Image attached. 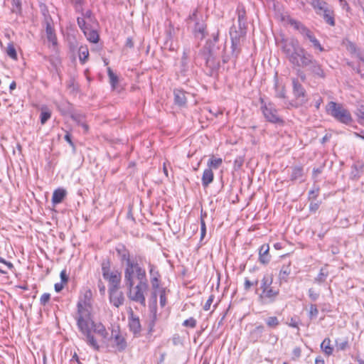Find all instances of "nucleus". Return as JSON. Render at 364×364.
Listing matches in <instances>:
<instances>
[{"instance_id":"f257e3e1","label":"nucleus","mask_w":364,"mask_h":364,"mask_svg":"<svg viewBox=\"0 0 364 364\" xmlns=\"http://www.w3.org/2000/svg\"><path fill=\"white\" fill-rule=\"evenodd\" d=\"M124 285L128 290V298L143 306H146L144 293L149 289L146 270L144 268L124 274Z\"/></svg>"},{"instance_id":"f03ea898","label":"nucleus","mask_w":364,"mask_h":364,"mask_svg":"<svg viewBox=\"0 0 364 364\" xmlns=\"http://www.w3.org/2000/svg\"><path fill=\"white\" fill-rule=\"evenodd\" d=\"M85 325L82 326L79 325V321H76L77 326L82 335L81 339L90 348L98 351L100 350V346L94 336L93 333L99 335L104 340L108 338L109 333L105 326L102 323H95L92 320L91 314H89L87 319L85 318Z\"/></svg>"},{"instance_id":"7ed1b4c3","label":"nucleus","mask_w":364,"mask_h":364,"mask_svg":"<svg viewBox=\"0 0 364 364\" xmlns=\"http://www.w3.org/2000/svg\"><path fill=\"white\" fill-rule=\"evenodd\" d=\"M255 293L258 295V301L262 305L273 304L278 299L280 289L279 287L273 285L272 274L264 275Z\"/></svg>"},{"instance_id":"20e7f679","label":"nucleus","mask_w":364,"mask_h":364,"mask_svg":"<svg viewBox=\"0 0 364 364\" xmlns=\"http://www.w3.org/2000/svg\"><path fill=\"white\" fill-rule=\"evenodd\" d=\"M282 51L286 54L289 63L294 66L306 68L302 65L304 59H311L312 55L301 48L296 40L291 39L283 42Z\"/></svg>"},{"instance_id":"39448f33","label":"nucleus","mask_w":364,"mask_h":364,"mask_svg":"<svg viewBox=\"0 0 364 364\" xmlns=\"http://www.w3.org/2000/svg\"><path fill=\"white\" fill-rule=\"evenodd\" d=\"M115 251L117 253V256L118 257L121 263L126 264V267L124 272V274H126L127 273L129 274L131 272H134V271H136V269L142 268L137 261L141 262L143 260L144 257L141 255L137 256L136 257V259H137L136 261L131 259L130 252L124 244H117V246L115 247Z\"/></svg>"},{"instance_id":"423d86ee","label":"nucleus","mask_w":364,"mask_h":364,"mask_svg":"<svg viewBox=\"0 0 364 364\" xmlns=\"http://www.w3.org/2000/svg\"><path fill=\"white\" fill-rule=\"evenodd\" d=\"M326 112L336 121L345 125H351L353 119L350 111L343 105L331 101L326 107Z\"/></svg>"},{"instance_id":"0eeeda50","label":"nucleus","mask_w":364,"mask_h":364,"mask_svg":"<svg viewBox=\"0 0 364 364\" xmlns=\"http://www.w3.org/2000/svg\"><path fill=\"white\" fill-rule=\"evenodd\" d=\"M92 291L90 289L85 291L83 297L80 298L77 304V314L75 316L76 321H79V325L81 326L85 325V318H88L89 314H91V299Z\"/></svg>"},{"instance_id":"6e6552de","label":"nucleus","mask_w":364,"mask_h":364,"mask_svg":"<svg viewBox=\"0 0 364 364\" xmlns=\"http://www.w3.org/2000/svg\"><path fill=\"white\" fill-rule=\"evenodd\" d=\"M316 13L323 16L326 23H335L332 6L323 0H308Z\"/></svg>"},{"instance_id":"1a4fd4ad","label":"nucleus","mask_w":364,"mask_h":364,"mask_svg":"<svg viewBox=\"0 0 364 364\" xmlns=\"http://www.w3.org/2000/svg\"><path fill=\"white\" fill-rule=\"evenodd\" d=\"M261 102L260 109L265 119L272 124L283 125L284 120L278 115V111L272 102H265L262 98L259 99Z\"/></svg>"},{"instance_id":"9d476101","label":"nucleus","mask_w":364,"mask_h":364,"mask_svg":"<svg viewBox=\"0 0 364 364\" xmlns=\"http://www.w3.org/2000/svg\"><path fill=\"white\" fill-rule=\"evenodd\" d=\"M304 60L301 65L306 66L314 77L323 79L326 77V73L321 65L314 57L311 59H304Z\"/></svg>"},{"instance_id":"9b49d317","label":"nucleus","mask_w":364,"mask_h":364,"mask_svg":"<svg viewBox=\"0 0 364 364\" xmlns=\"http://www.w3.org/2000/svg\"><path fill=\"white\" fill-rule=\"evenodd\" d=\"M201 55L205 60L206 66L210 68L211 73L219 68V62L215 59L213 50L209 46V42L206 43V46L201 52Z\"/></svg>"},{"instance_id":"f8f14e48","label":"nucleus","mask_w":364,"mask_h":364,"mask_svg":"<svg viewBox=\"0 0 364 364\" xmlns=\"http://www.w3.org/2000/svg\"><path fill=\"white\" fill-rule=\"evenodd\" d=\"M110 340L112 341V347L115 348L117 351L122 352L127 347V343L125 338L121 334L119 329H112Z\"/></svg>"},{"instance_id":"ddd939ff","label":"nucleus","mask_w":364,"mask_h":364,"mask_svg":"<svg viewBox=\"0 0 364 364\" xmlns=\"http://www.w3.org/2000/svg\"><path fill=\"white\" fill-rule=\"evenodd\" d=\"M247 33L246 24H232L230 28L231 40L243 41Z\"/></svg>"},{"instance_id":"4468645a","label":"nucleus","mask_w":364,"mask_h":364,"mask_svg":"<svg viewBox=\"0 0 364 364\" xmlns=\"http://www.w3.org/2000/svg\"><path fill=\"white\" fill-rule=\"evenodd\" d=\"M293 94L301 104L306 103V90L297 78H292Z\"/></svg>"},{"instance_id":"2eb2a0df","label":"nucleus","mask_w":364,"mask_h":364,"mask_svg":"<svg viewBox=\"0 0 364 364\" xmlns=\"http://www.w3.org/2000/svg\"><path fill=\"white\" fill-rule=\"evenodd\" d=\"M119 288L109 289V301L115 307H119L124 304V296Z\"/></svg>"},{"instance_id":"dca6fc26","label":"nucleus","mask_w":364,"mask_h":364,"mask_svg":"<svg viewBox=\"0 0 364 364\" xmlns=\"http://www.w3.org/2000/svg\"><path fill=\"white\" fill-rule=\"evenodd\" d=\"M149 272L152 289H159L161 274L154 264L149 262Z\"/></svg>"},{"instance_id":"f3484780","label":"nucleus","mask_w":364,"mask_h":364,"mask_svg":"<svg viewBox=\"0 0 364 364\" xmlns=\"http://www.w3.org/2000/svg\"><path fill=\"white\" fill-rule=\"evenodd\" d=\"M80 29L83 31L87 39L91 43H96L99 41V34L97 31L90 27V24H78Z\"/></svg>"},{"instance_id":"a211bd4d","label":"nucleus","mask_w":364,"mask_h":364,"mask_svg":"<svg viewBox=\"0 0 364 364\" xmlns=\"http://www.w3.org/2000/svg\"><path fill=\"white\" fill-rule=\"evenodd\" d=\"M103 278L109 282V289L119 288L122 276L118 271L110 272Z\"/></svg>"},{"instance_id":"6ab92c4d","label":"nucleus","mask_w":364,"mask_h":364,"mask_svg":"<svg viewBox=\"0 0 364 364\" xmlns=\"http://www.w3.org/2000/svg\"><path fill=\"white\" fill-rule=\"evenodd\" d=\"M242 42L239 41L231 40V54L230 55H225L223 59L224 63H228L230 59V58H235V60L241 53Z\"/></svg>"},{"instance_id":"aec40b11","label":"nucleus","mask_w":364,"mask_h":364,"mask_svg":"<svg viewBox=\"0 0 364 364\" xmlns=\"http://www.w3.org/2000/svg\"><path fill=\"white\" fill-rule=\"evenodd\" d=\"M129 327L135 337L140 336L141 330L140 321L138 316L134 315L133 312H132L129 316Z\"/></svg>"},{"instance_id":"412c9836","label":"nucleus","mask_w":364,"mask_h":364,"mask_svg":"<svg viewBox=\"0 0 364 364\" xmlns=\"http://www.w3.org/2000/svg\"><path fill=\"white\" fill-rule=\"evenodd\" d=\"M53 25L46 24V36L48 41L51 43L53 49L55 50L58 46V38Z\"/></svg>"},{"instance_id":"4be33fe9","label":"nucleus","mask_w":364,"mask_h":364,"mask_svg":"<svg viewBox=\"0 0 364 364\" xmlns=\"http://www.w3.org/2000/svg\"><path fill=\"white\" fill-rule=\"evenodd\" d=\"M40 11L43 16V23H54L56 21L55 18H58V16L54 11L50 12L46 4H40Z\"/></svg>"},{"instance_id":"5701e85b","label":"nucleus","mask_w":364,"mask_h":364,"mask_svg":"<svg viewBox=\"0 0 364 364\" xmlns=\"http://www.w3.org/2000/svg\"><path fill=\"white\" fill-rule=\"evenodd\" d=\"M294 29L298 31L304 38L309 40L311 42L314 38H316L313 33L307 28L304 24H291Z\"/></svg>"},{"instance_id":"b1692460","label":"nucleus","mask_w":364,"mask_h":364,"mask_svg":"<svg viewBox=\"0 0 364 364\" xmlns=\"http://www.w3.org/2000/svg\"><path fill=\"white\" fill-rule=\"evenodd\" d=\"M269 246L268 244H263L259 250V261L263 264L269 262L271 256L269 254Z\"/></svg>"},{"instance_id":"393cba45","label":"nucleus","mask_w":364,"mask_h":364,"mask_svg":"<svg viewBox=\"0 0 364 364\" xmlns=\"http://www.w3.org/2000/svg\"><path fill=\"white\" fill-rule=\"evenodd\" d=\"M264 331V326L262 324L257 326L250 331L249 339L252 343H256L260 340Z\"/></svg>"},{"instance_id":"a878e982","label":"nucleus","mask_w":364,"mask_h":364,"mask_svg":"<svg viewBox=\"0 0 364 364\" xmlns=\"http://www.w3.org/2000/svg\"><path fill=\"white\" fill-rule=\"evenodd\" d=\"M174 103L175 105L183 107L185 106L187 102L186 92L181 90H174Z\"/></svg>"},{"instance_id":"bb28decb","label":"nucleus","mask_w":364,"mask_h":364,"mask_svg":"<svg viewBox=\"0 0 364 364\" xmlns=\"http://www.w3.org/2000/svg\"><path fill=\"white\" fill-rule=\"evenodd\" d=\"M214 179V173L210 168H205L202 176V185L203 188H207Z\"/></svg>"},{"instance_id":"cd10ccee","label":"nucleus","mask_w":364,"mask_h":364,"mask_svg":"<svg viewBox=\"0 0 364 364\" xmlns=\"http://www.w3.org/2000/svg\"><path fill=\"white\" fill-rule=\"evenodd\" d=\"M67 192L63 188H58L54 191L52 196L53 204H58L63 202L65 198Z\"/></svg>"},{"instance_id":"c85d7f7f","label":"nucleus","mask_w":364,"mask_h":364,"mask_svg":"<svg viewBox=\"0 0 364 364\" xmlns=\"http://www.w3.org/2000/svg\"><path fill=\"white\" fill-rule=\"evenodd\" d=\"M194 35L199 40H203L207 36L206 24H196Z\"/></svg>"},{"instance_id":"c756f323","label":"nucleus","mask_w":364,"mask_h":364,"mask_svg":"<svg viewBox=\"0 0 364 364\" xmlns=\"http://www.w3.org/2000/svg\"><path fill=\"white\" fill-rule=\"evenodd\" d=\"M291 274L290 265H283L279 274V280L280 284L287 282L289 275Z\"/></svg>"},{"instance_id":"7c9ffc66","label":"nucleus","mask_w":364,"mask_h":364,"mask_svg":"<svg viewBox=\"0 0 364 364\" xmlns=\"http://www.w3.org/2000/svg\"><path fill=\"white\" fill-rule=\"evenodd\" d=\"M304 175V169L301 166H294L291 168V180L296 181L302 178Z\"/></svg>"},{"instance_id":"2f4dec72","label":"nucleus","mask_w":364,"mask_h":364,"mask_svg":"<svg viewBox=\"0 0 364 364\" xmlns=\"http://www.w3.org/2000/svg\"><path fill=\"white\" fill-rule=\"evenodd\" d=\"M321 348L327 355H331L333 353V348L331 346V340L328 338H326L322 341Z\"/></svg>"},{"instance_id":"473e14b6","label":"nucleus","mask_w":364,"mask_h":364,"mask_svg":"<svg viewBox=\"0 0 364 364\" xmlns=\"http://www.w3.org/2000/svg\"><path fill=\"white\" fill-rule=\"evenodd\" d=\"M223 164V159L221 158H215L214 156H212L208 161V168L217 169L218 168Z\"/></svg>"},{"instance_id":"72a5a7b5","label":"nucleus","mask_w":364,"mask_h":364,"mask_svg":"<svg viewBox=\"0 0 364 364\" xmlns=\"http://www.w3.org/2000/svg\"><path fill=\"white\" fill-rule=\"evenodd\" d=\"M71 118L78 123L79 124H81L85 130H87L88 127L87 124L84 123V118L85 116L80 113H77L76 112H73L70 114Z\"/></svg>"},{"instance_id":"f704fd0d","label":"nucleus","mask_w":364,"mask_h":364,"mask_svg":"<svg viewBox=\"0 0 364 364\" xmlns=\"http://www.w3.org/2000/svg\"><path fill=\"white\" fill-rule=\"evenodd\" d=\"M336 347L337 350H346L349 348V343L348 338L336 340Z\"/></svg>"},{"instance_id":"c9c22d12","label":"nucleus","mask_w":364,"mask_h":364,"mask_svg":"<svg viewBox=\"0 0 364 364\" xmlns=\"http://www.w3.org/2000/svg\"><path fill=\"white\" fill-rule=\"evenodd\" d=\"M328 275V272L324 267L320 269V272L317 277L314 279V282L318 284L324 282Z\"/></svg>"},{"instance_id":"e433bc0d","label":"nucleus","mask_w":364,"mask_h":364,"mask_svg":"<svg viewBox=\"0 0 364 364\" xmlns=\"http://www.w3.org/2000/svg\"><path fill=\"white\" fill-rule=\"evenodd\" d=\"M89 56V50L87 47L81 46L79 48V58L82 64H84Z\"/></svg>"},{"instance_id":"4c0bfd02","label":"nucleus","mask_w":364,"mask_h":364,"mask_svg":"<svg viewBox=\"0 0 364 364\" xmlns=\"http://www.w3.org/2000/svg\"><path fill=\"white\" fill-rule=\"evenodd\" d=\"M267 326L270 328H276L280 322L277 316H269L265 320Z\"/></svg>"},{"instance_id":"58836bf2","label":"nucleus","mask_w":364,"mask_h":364,"mask_svg":"<svg viewBox=\"0 0 364 364\" xmlns=\"http://www.w3.org/2000/svg\"><path fill=\"white\" fill-rule=\"evenodd\" d=\"M91 16L92 12L90 10H87L85 14L81 13L80 16H77V23H86V20L91 21Z\"/></svg>"},{"instance_id":"ea45409f","label":"nucleus","mask_w":364,"mask_h":364,"mask_svg":"<svg viewBox=\"0 0 364 364\" xmlns=\"http://www.w3.org/2000/svg\"><path fill=\"white\" fill-rule=\"evenodd\" d=\"M107 74L109 78V82L112 87L114 88L118 83V77L113 73L110 68L107 69Z\"/></svg>"},{"instance_id":"a19ab883","label":"nucleus","mask_w":364,"mask_h":364,"mask_svg":"<svg viewBox=\"0 0 364 364\" xmlns=\"http://www.w3.org/2000/svg\"><path fill=\"white\" fill-rule=\"evenodd\" d=\"M102 276L106 277L107 273L110 272V261L109 259H103L101 263Z\"/></svg>"},{"instance_id":"79ce46f5","label":"nucleus","mask_w":364,"mask_h":364,"mask_svg":"<svg viewBox=\"0 0 364 364\" xmlns=\"http://www.w3.org/2000/svg\"><path fill=\"white\" fill-rule=\"evenodd\" d=\"M357 56L358 57L362 64H359L358 68H357L355 70L356 72L360 75L361 77L364 79V56L359 53H357Z\"/></svg>"},{"instance_id":"37998d69","label":"nucleus","mask_w":364,"mask_h":364,"mask_svg":"<svg viewBox=\"0 0 364 364\" xmlns=\"http://www.w3.org/2000/svg\"><path fill=\"white\" fill-rule=\"evenodd\" d=\"M237 16V21L238 23H241L243 21H246L245 16H246V12L242 6H238L236 11H235Z\"/></svg>"},{"instance_id":"c03bdc74","label":"nucleus","mask_w":364,"mask_h":364,"mask_svg":"<svg viewBox=\"0 0 364 364\" xmlns=\"http://www.w3.org/2000/svg\"><path fill=\"white\" fill-rule=\"evenodd\" d=\"M7 55L14 60H17V53L13 43H9L6 49Z\"/></svg>"},{"instance_id":"a18cd8bd","label":"nucleus","mask_w":364,"mask_h":364,"mask_svg":"<svg viewBox=\"0 0 364 364\" xmlns=\"http://www.w3.org/2000/svg\"><path fill=\"white\" fill-rule=\"evenodd\" d=\"M51 112L48 109L42 110L41 113V123L44 124L50 118Z\"/></svg>"},{"instance_id":"49530a36","label":"nucleus","mask_w":364,"mask_h":364,"mask_svg":"<svg viewBox=\"0 0 364 364\" xmlns=\"http://www.w3.org/2000/svg\"><path fill=\"white\" fill-rule=\"evenodd\" d=\"M245 161L244 156H237L234 161L233 168L235 171H238L243 165Z\"/></svg>"},{"instance_id":"de8ad7c7","label":"nucleus","mask_w":364,"mask_h":364,"mask_svg":"<svg viewBox=\"0 0 364 364\" xmlns=\"http://www.w3.org/2000/svg\"><path fill=\"white\" fill-rule=\"evenodd\" d=\"M160 305L161 307L165 306L166 304V289L159 286Z\"/></svg>"},{"instance_id":"09e8293b","label":"nucleus","mask_w":364,"mask_h":364,"mask_svg":"<svg viewBox=\"0 0 364 364\" xmlns=\"http://www.w3.org/2000/svg\"><path fill=\"white\" fill-rule=\"evenodd\" d=\"M318 314V310L316 304H311L309 307V316L310 319H313L317 317Z\"/></svg>"},{"instance_id":"8fccbe9b","label":"nucleus","mask_w":364,"mask_h":364,"mask_svg":"<svg viewBox=\"0 0 364 364\" xmlns=\"http://www.w3.org/2000/svg\"><path fill=\"white\" fill-rule=\"evenodd\" d=\"M196 323V320L193 317H190L183 321V326L185 327L195 328Z\"/></svg>"},{"instance_id":"3c124183","label":"nucleus","mask_w":364,"mask_h":364,"mask_svg":"<svg viewBox=\"0 0 364 364\" xmlns=\"http://www.w3.org/2000/svg\"><path fill=\"white\" fill-rule=\"evenodd\" d=\"M320 188L318 186H314L312 190L309 192V199H316L318 196Z\"/></svg>"},{"instance_id":"603ef678","label":"nucleus","mask_w":364,"mask_h":364,"mask_svg":"<svg viewBox=\"0 0 364 364\" xmlns=\"http://www.w3.org/2000/svg\"><path fill=\"white\" fill-rule=\"evenodd\" d=\"M13 9L12 11L18 13L21 10V0H12Z\"/></svg>"},{"instance_id":"864d4df0","label":"nucleus","mask_w":364,"mask_h":364,"mask_svg":"<svg viewBox=\"0 0 364 364\" xmlns=\"http://www.w3.org/2000/svg\"><path fill=\"white\" fill-rule=\"evenodd\" d=\"M187 58H188V56H187L186 53L185 52H183L182 58H181V73H184L187 70V68H188Z\"/></svg>"},{"instance_id":"5fc2aeb1","label":"nucleus","mask_w":364,"mask_h":364,"mask_svg":"<svg viewBox=\"0 0 364 364\" xmlns=\"http://www.w3.org/2000/svg\"><path fill=\"white\" fill-rule=\"evenodd\" d=\"M346 49L348 52H350L351 54H356L357 53V47L355 43L348 41L346 44Z\"/></svg>"},{"instance_id":"6e6d98bb","label":"nucleus","mask_w":364,"mask_h":364,"mask_svg":"<svg viewBox=\"0 0 364 364\" xmlns=\"http://www.w3.org/2000/svg\"><path fill=\"white\" fill-rule=\"evenodd\" d=\"M309 296L311 301H316L319 297V293L316 292L314 289H309Z\"/></svg>"},{"instance_id":"4d7b16f0","label":"nucleus","mask_w":364,"mask_h":364,"mask_svg":"<svg viewBox=\"0 0 364 364\" xmlns=\"http://www.w3.org/2000/svg\"><path fill=\"white\" fill-rule=\"evenodd\" d=\"M320 204L321 203L318 201L311 202L309 204V211L313 213H316L318 210Z\"/></svg>"},{"instance_id":"13d9d810","label":"nucleus","mask_w":364,"mask_h":364,"mask_svg":"<svg viewBox=\"0 0 364 364\" xmlns=\"http://www.w3.org/2000/svg\"><path fill=\"white\" fill-rule=\"evenodd\" d=\"M275 96L278 98L284 99L286 97V92L284 87H282L280 89L277 87L276 89V95Z\"/></svg>"},{"instance_id":"bf43d9fd","label":"nucleus","mask_w":364,"mask_h":364,"mask_svg":"<svg viewBox=\"0 0 364 364\" xmlns=\"http://www.w3.org/2000/svg\"><path fill=\"white\" fill-rule=\"evenodd\" d=\"M50 299V294L48 293H44L40 299V303L41 305L45 306Z\"/></svg>"},{"instance_id":"052dcab7","label":"nucleus","mask_w":364,"mask_h":364,"mask_svg":"<svg viewBox=\"0 0 364 364\" xmlns=\"http://www.w3.org/2000/svg\"><path fill=\"white\" fill-rule=\"evenodd\" d=\"M214 295L213 294H211L209 298L208 299V300L206 301L205 305L203 306V309L205 311H208L210 308V306L214 300Z\"/></svg>"},{"instance_id":"680f3d73","label":"nucleus","mask_w":364,"mask_h":364,"mask_svg":"<svg viewBox=\"0 0 364 364\" xmlns=\"http://www.w3.org/2000/svg\"><path fill=\"white\" fill-rule=\"evenodd\" d=\"M73 4L75 6V10L77 12H80L82 11V0H71Z\"/></svg>"},{"instance_id":"e2e57ef3","label":"nucleus","mask_w":364,"mask_h":364,"mask_svg":"<svg viewBox=\"0 0 364 364\" xmlns=\"http://www.w3.org/2000/svg\"><path fill=\"white\" fill-rule=\"evenodd\" d=\"M65 140L70 144V146L73 148V151H75V146L72 141L71 135L70 133L67 132L64 136Z\"/></svg>"},{"instance_id":"0e129e2a","label":"nucleus","mask_w":364,"mask_h":364,"mask_svg":"<svg viewBox=\"0 0 364 364\" xmlns=\"http://www.w3.org/2000/svg\"><path fill=\"white\" fill-rule=\"evenodd\" d=\"M198 9H196L192 14H190L188 16V19L191 21H196V23H198L200 19L198 17Z\"/></svg>"},{"instance_id":"69168bd1","label":"nucleus","mask_w":364,"mask_h":364,"mask_svg":"<svg viewBox=\"0 0 364 364\" xmlns=\"http://www.w3.org/2000/svg\"><path fill=\"white\" fill-rule=\"evenodd\" d=\"M60 277V279H61V282L62 283H63V284L68 283L69 277H68V276L67 274V272H66L65 269H63V270L61 271Z\"/></svg>"},{"instance_id":"338daca9","label":"nucleus","mask_w":364,"mask_h":364,"mask_svg":"<svg viewBox=\"0 0 364 364\" xmlns=\"http://www.w3.org/2000/svg\"><path fill=\"white\" fill-rule=\"evenodd\" d=\"M311 43H313L314 48L318 49L320 52H323L324 50L323 47L321 45V43L316 38H314Z\"/></svg>"},{"instance_id":"774afa93","label":"nucleus","mask_w":364,"mask_h":364,"mask_svg":"<svg viewBox=\"0 0 364 364\" xmlns=\"http://www.w3.org/2000/svg\"><path fill=\"white\" fill-rule=\"evenodd\" d=\"M252 286H254V282H251L247 278H245L244 283V289L245 291H249Z\"/></svg>"}]
</instances>
